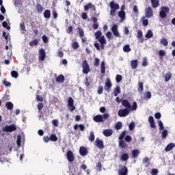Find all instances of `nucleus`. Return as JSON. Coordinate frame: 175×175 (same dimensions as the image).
<instances>
[{"label": "nucleus", "instance_id": "9d476101", "mask_svg": "<svg viewBox=\"0 0 175 175\" xmlns=\"http://www.w3.org/2000/svg\"><path fill=\"white\" fill-rule=\"evenodd\" d=\"M66 158L68 162H73L75 161V155L72 150H68L66 153Z\"/></svg>", "mask_w": 175, "mask_h": 175}, {"label": "nucleus", "instance_id": "3c124183", "mask_svg": "<svg viewBox=\"0 0 175 175\" xmlns=\"http://www.w3.org/2000/svg\"><path fill=\"white\" fill-rule=\"evenodd\" d=\"M144 18H146L145 16L142 17V24L144 27H147V25H148V19Z\"/></svg>", "mask_w": 175, "mask_h": 175}, {"label": "nucleus", "instance_id": "774afa93", "mask_svg": "<svg viewBox=\"0 0 175 175\" xmlns=\"http://www.w3.org/2000/svg\"><path fill=\"white\" fill-rule=\"evenodd\" d=\"M158 170L157 169H152L151 171L152 175H158Z\"/></svg>", "mask_w": 175, "mask_h": 175}, {"label": "nucleus", "instance_id": "f03ea898", "mask_svg": "<svg viewBox=\"0 0 175 175\" xmlns=\"http://www.w3.org/2000/svg\"><path fill=\"white\" fill-rule=\"evenodd\" d=\"M109 6L111 8L110 15L114 16L116 10L120 9V5L118 3H114V1H111Z\"/></svg>", "mask_w": 175, "mask_h": 175}, {"label": "nucleus", "instance_id": "423d86ee", "mask_svg": "<svg viewBox=\"0 0 175 175\" xmlns=\"http://www.w3.org/2000/svg\"><path fill=\"white\" fill-rule=\"evenodd\" d=\"M77 31L79 35V37L81 39L82 43H85L87 42V38H84V30L81 29V27H77Z\"/></svg>", "mask_w": 175, "mask_h": 175}, {"label": "nucleus", "instance_id": "58836bf2", "mask_svg": "<svg viewBox=\"0 0 175 175\" xmlns=\"http://www.w3.org/2000/svg\"><path fill=\"white\" fill-rule=\"evenodd\" d=\"M145 36L148 39H151V38H152V36H154V34L152 33V31L151 30H148Z\"/></svg>", "mask_w": 175, "mask_h": 175}, {"label": "nucleus", "instance_id": "a211bd4d", "mask_svg": "<svg viewBox=\"0 0 175 175\" xmlns=\"http://www.w3.org/2000/svg\"><path fill=\"white\" fill-rule=\"evenodd\" d=\"M93 120L95 122H103L105 121L102 115H96L93 118Z\"/></svg>", "mask_w": 175, "mask_h": 175}, {"label": "nucleus", "instance_id": "f257e3e1", "mask_svg": "<svg viewBox=\"0 0 175 175\" xmlns=\"http://www.w3.org/2000/svg\"><path fill=\"white\" fill-rule=\"evenodd\" d=\"M122 106H124V107H126V109H128L130 110H137V103H136L135 101L133 102V105H131V103H129V101H128V100H122Z\"/></svg>", "mask_w": 175, "mask_h": 175}, {"label": "nucleus", "instance_id": "6e6d98bb", "mask_svg": "<svg viewBox=\"0 0 175 175\" xmlns=\"http://www.w3.org/2000/svg\"><path fill=\"white\" fill-rule=\"evenodd\" d=\"M37 107H38V109L39 112L40 113V111H42V109L43 107H44V105L43 104V103H39L38 104Z\"/></svg>", "mask_w": 175, "mask_h": 175}, {"label": "nucleus", "instance_id": "37998d69", "mask_svg": "<svg viewBox=\"0 0 175 175\" xmlns=\"http://www.w3.org/2000/svg\"><path fill=\"white\" fill-rule=\"evenodd\" d=\"M159 55H160L161 59H163V57H165V55H166V51H165L164 50L159 51Z\"/></svg>", "mask_w": 175, "mask_h": 175}, {"label": "nucleus", "instance_id": "9b49d317", "mask_svg": "<svg viewBox=\"0 0 175 175\" xmlns=\"http://www.w3.org/2000/svg\"><path fill=\"white\" fill-rule=\"evenodd\" d=\"M39 59L40 61H44L46 59V51L43 48L40 49L39 51Z\"/></svg>", "mask_w": 175, "mask_h": 175}, {"label": "nucleus", "instance_id": "de8ad7c7", "mask_svg": "<svg viewBox=\"0 0 175 175\" xmlns=\"http://www.w3.org/2000/svg\"><path fill=\"white\" fill-rule=\"evenodd\" d=\"M11 76L12 77H14V79H17L18 77V72L16 70H12L11 72Z\"/></svg>", "mask_w": 175, "mask_h": 175}, {"label": "nucleus", "instance_id": "412c9836", "mask_svg": "<svg viewBox=\"0 0 175 175\" xmlns=\"http://www.w3.org/2000/svg\"><path fill=\"white\" fill-rule=\"evenodd\" d=\"M104 136L109 137V136H111L113 135V130L111 129H105L103 132Z\"/></svg>", "mask_w": 175, "mask_h": 175}, {"label": "nucleus", "instance_id": "7c9ffc66", "mask_svg": "<svg viewBox=\"0 0 175 175\" xmlns=\"http://www.w3.org/2000/svg\"><path fill=\"white\" fill-rule=\"evenodd\" d=\"M5 107H7L8 110H13L14 105L12 102L5 103Z\"/></svg>", "mask_w": 175, "mask_h": 175}, {"label": "nucleus", "instance_id": "c756f323", "mask_svg": "<svg viewBox=\"0 0 175 175\" xmlns=\"http://www.w3.org/2000/svg\"><path fill=\"white\" fill-rule=\"evenodd\" d=\"M150 1H151L152 6L154 9L158 8V6H159V0H150Z\"/></svg>", "mask_w": 175, "mask_h": 175}, {"label": "nucleus", "instance_id": "ea45409f", "mask_svg": "<svg viewBox=\"0 0 175 175\" xmlns=\"http://www.w3.org/2000/svg\"><path fill=\"white\" fill-rule=\"evenodd\" d=\"M95 37H96V39L98 40L99 39H100L102 38V31H97L96 33H95Z\"/></svg>", "mask_w": 175, "mask_h": 175}, {"label": "nucleus", "instance_id": "052dcab7", "mask_svg": "<svg viewBox=\"0 0 175 175\" xmlns=\"http://www.w3.org/2000/svg\"><path fill=\"white\" fill-rule=\"evenodd\" d=\"M121 80H122V76L117 75L116 77V83H120Z\"/></svg>", "mask_w": 175, "mask_h": 175}, {"label": "nucleus", "instance_id": "603ef678", "mask_svg": "<svg viewBox=\"0 0 175 175\" xmlns=\"http://www.w3.org/2000/svg\"><path fill=\"white\" fill-rule=\"evenodd\" d=\"M144 99H151V92H146L144 94Z\"/></svg>", "mask_w": 175, "mask_h": 175}, {"label": "nucleus", "instance_id": "39448f33", "mask_svg": "<svg viewBox=\"0 0 175 175\" xmlns=\"http://www.w3.org/2000/svg\"><path fill=\"white\" fill-rule=\"evenodd\" d=\"M14 131H17V127L16 126V125L14 124H11L10 126H5L3 129V132H14Z\"/></svg>", "mask_w": 175, "mask_h": 175}, {"label": "nucleus", "instance_id": "393cba45", "mask_svg": "<svg viewBox=\"0 0 175 175\" xmlns=\"http://www.w3.org/2000/svg\"><path fill=\"white\" fill-rule=\"evenodd\" d=\"M119 147H120V148H126L128 145H126V142H124V139H120Z\"/></svg>", "mask_w": 175, "mask_h": 175}, {"label": "nucleus", "instance_id": "680f3d73", "mask_svg": "<svg viewBox=\"0 0 175 175\" xmlns=\"http://www.w3.org/2000/svg\"><path fill=\"white\" fill-rule=\"evenodd\" d=\"M2 25L3 28H6L8 31L10 29V26H8V22L3 21L2 23Z\"/></svg>", "mask_w": 175, "mask_h": 175}, {"label": "nucleus", "instance_id": "f3484780", "mask_svg": "<svg viewBox=\"0 0 175 175\" xmlns=\"http://www.w3.org/2000/svg\"><path fill=\"white\" fill-rule=\"evenodd\" d=\"M148 122L150 123V128H152L153 129H155V128H157V126L155 125V121L154 120L153 116H149Z\"/></svg>", "mask_w": 175, "mask_h": 175}, {"label": "nucleus", "instance_id": "13d9d810", "mask_svg": "<svg viewBox=\"0 0 175 175\" xmlns=\"http://www.w3.org/2000/svg\"><path fill=\"white\" fill-rule=\"evenodd\" d=\"M0 162L4 163V162H8V159L5 156L0 155Z\"/></svg>", "mask_w": 175, "mask_h": 175}, {"label": "nucleus", "instance_id": "bf43d9fd", "mask_svg": "<svg viewBox=\"0 0 175 175\" xmlns=\"http://www.w3.org/2000/svg\"><path fill=\"white\" fill-rule=\"evenodd\" d=\"M72 47L74 50L79 49V43L77 42H74L72 44Z\"/></svg>", "mask_w": 175, "mask_h": 175}, {"label": "nucleus", "instance_id": "4d7b16f0", "mask_svg": "<svg viewBox=\"0 0 175 175\" xmlns=\"http://www.w3.org/2000/svg\"><path fill=\"white\" fill-rule=\"evenodd\" d=\"M161 43L163 46H167V44H169V42H167V40L166 38L161 39Z\"/></svg>", "mask_w": 175, "mask_h": 175}, {"label": "nucleus", "instance_id": "864d4df0", "mask_svg": "<svg viewBox=\"0 0 175 175\" xmlns=\"http://www.w3.org/2000/svg\"><path fill=\"white\" fill-rule=\"evenodd\" d=\"M167 130H163L161 134L162 139H166V137H167Z\"/></svg>", "mask_w": 175, "mask_h": 175}, {"label": "nucleus", "instance_id": "dca6fc26", "mask_svg": "<svg viewBox=\"0 0 175 175\" xmlns=\"http://www.w3.org/2000/svg\"><path fill=\"white\" fill-rule=\"evenodd\" d=\"M79 154L82 157H85L88 154V150H87V148L84 146H81L79 148Z\"/></svg>", "mask_w": 175, "mask_h": 175}, {"label": "nucleus", "instance_id": "aec40b11", "mask_svg": "<svg viewBox=\"0 0 175 175\" xmlns=\"http://www.w3.org/2000/svg\"><path fill=\"white\" fill-rule=\"evenodd\" d=\"M80 129L81 132H84L85 130V126L84 124H75L74 126V131H77V129Z\"/></svg>", "mask_w": 175, "mask_h": 175}, {"label": "nucleus", "instance_id": "a19ab883", "mask_svg": "<svg viewBox=\"0 0 175 175\" xmlns=\"http://www.w3.org/2000/svg\"><path fill=\"white\" fill-rule=\"evenodd\" d=\"M118 16L122 20H125V11H120L118 12Z\"/></svg>", "mask_w": 175, "mask_h": 175}, {"label": "nucleus", "instance_id": "6e6552de", "mask_svg": "<svg viewBox=\"0 0 175 175\" xmlns=\"http://www.w3.org/2000/svg\"><path fill=\"white\" fill-rule=\"evenodd\" d=\"M130 112L131 111L128 108H125L124 109H120L118 114L119 117H126Z\"/></svg>", "mask_w": 175, "mask_h": 175}, {"label": "nucleus", "instance_id": "473e14b6", "mask_svg": "<svg viewBox=\"0 0 175 175\" xmlns=\"http://www.w3.org/2000/svg\"><path fill=\"white\" fill-rule=\"evenodd\" d=\"M144 90V86L143 85V81L138 82V92H142Z\"/></svg>", "mask_w": 175, "mask_h": 175}, {"label": "nucleus", "instance_id": "c85d7f7f", "mask_svg": "<svg viewBox=\"0 0 175 175\" xmlns=\"http://www.w3.org/2000/svg\"><path fill=\"white\" fill-rule=\"evenodd\" d=\"M44 18H50L51 17V11L50 10H46L44 12Z\"/></svg>", "mask_w": 175, "mask_h": 175}, {"label": "nucleus", "instance_id": "2eb2a0df", "mask_svg": "<svg viewBox=\"0 0 175 175\" xmlns=\"http://www.w3.org/2000/svg\"><path fill=\"white\" fill-rule=\"evenodd\" d=\"M118 175H128V167L124 165L118 171Z\"/></svg>", "mask_w": 175, "mask_h": 175}, {"label": "nucleus", "instance_id": "5701e85b", "mask_svg": "<svg viewBox=\"0 0 175 175\" xmlns=\"http://www.w3.org/2000/svg\"><path fill=\"white\" fill-rule=\"evenodd\" d=\"M174 147L175 144L174 143H170L165 148V151H166V152L172 151V150L174 148Z\"/></svg>", "mask_w": 175, "mask_h": 175}, {"label": "nucleus", "instance_id": "5fc2aeb1", "mask_svg": "<svg viewBox=\"0 0 175 175\" xmlns=\"http://www.w3.org/2000/svg\"><path fill=\"white\" fill-rule=\"evenodd\" d=\"M126 135V131H124L121 133L119 137V140H124V137Z\"/></svg>", "mask_w": 175, "mask_h": 175}, {"label": "nucleus", "instance_id": "e433bc0d", "mask_svg": "<svg viewBox=\"0 0 175 175\" xmlns=\"http://www.w3.org/2000/svg\"><path fill=\"white\" fill-rule=\"evenodd\" d=\"M50 140L51 142H57L58 141V137L55 134H51L50 136Z\"/></svg>", "mask_w": 175, "mask_h": 175}, {"label": "nucleus", "instance_id": "20e7f679", "mask_svg": "<svg viewBox=\"0 0 175 175\" xmlns=\"http://www.w3.org/2000/svg\"><path fill=\"white\" fill-rule=\"evenodd\" d=\"M170 12V9L168 7H161V10L159 12V16L161 18H165L167 16L166 13H169Z\"/></svg>", "mask_w": 175, "mask_h": 175}, {"label": "nucleus", "instance_id": "338daca9", "mask_svg": "<svg viewBox=\"0 0 175 175\" xmlns=\"http://www.w3.org/2000/svg\"><path fill=\"white\" fill-rule=\"evenodd\" d=\"M97 92L99 95L102 94L103 92V86H99L98 88V90H97Z\"/></svg>", "mask_w": 175, "mask_h": 175}, {"label": "nucleus", "instance_id": "4c0bfd02", "mask_svg": "<svg viewBox=\"0 0 175 175\" xmlns=\"http://www.w3.org/2000/svg\"><path fill=\"white\" fill-rule=\"evenodd\" d=\"M36 8L38 13H42L43 12V6L42 5L38 3Z\"/></svg>", "mask_w": 175, "mask_h": 175}, {"label": "nucleus", "instance_id": "cd10ccee", "mask_svg": "<svg viewBox=\"0 0 175 175\" xmlns=\"http://www.w3.org/2000/svg\"><path fill=\"white\" fill-rule=\"evenodd\" d=\"M100 72L102 75H105L106 73V66L105 65V62H102L100 64Z\"/></svg>", "mask_w": 175, "mask_h": 175}, {"label": "nucleus", "instance_id": "0e129e2a", "mask_svg": "<svg viewBox=\"0 0 175 175\" xmlns=\"http://www.w3.org/2000/svg\"><path fill=\"white\" fill-rule=\"evenodd\" d=\"M106 37L107 39H113V34H111V31H107L106 33Z\"/></svg>", "mask_w": 175, "mask_h": 175}, {"label": "nucleus", "instance_id": "c03bdc74", "mask_svg": "<svg viewBox=\"0 0 175 175\" xmlns=\"http://www.w3.org/2000/svg\"><path fill=\"white\" fill-rule=\"evenodd\" d=\"M98 42H100V44H106V38H105V36H102L100 38L98 39Z\"/></svg>", "mask_w": 175, "mask_h": 175}, {"label": "nucleus", "instance_id": "8fccbe9b", "mask_svg": "<svg viewBox=\"0 0 175 175\" xmlns=\"http://www.w3.org/2000/svg\"><path fill=\"white\" fill-rule=\"evenodd\" d=\"M116 129H117V131H119V129H121V128H122V122H118L115 126Z\"/></svg>", "mask_w": 175, "mask_h": 175}, {"label": "nucleus", "instance_id": "79ce46f5", "mask_svg": "<svg viewBox=\"0 0 175 175\" xmlns=\"http://www.w3.org/2000/svg\"><path fill=\"white\" fill-rule=\"evenodd\" d=\"M89 140L90 142H94V140H95V135L94 134V131H91L90 133Z\"/></svg>", "mask_w": 175, "mask_h": 175}, {"label": "nucleus", "instance_id": "a878e982", "mask_svg": "<svg viewBox=\"0 0 175 175\" xmlns=\"http://www.w3.org/2000/svg\"><path fill=\"white\" fill-rule=\"evenodd\" d=\"M29 44L30 47H33V46H38V44H39V40L34 39V40H31Z\"/></svg>", "mask_w": 175, "mask_h": 175}, {"label": "nucleus", "instance_id": "e2e57ef3", "mask_svg": "<svg viewBox=\"0 0 175 175\" xmlns=\"http://www.w3.org/2000/svg\"><path fill=\"white\" fill-rule=\"evenodd\" d=\"M20 28H21V31H26L25 30V23H24V22H22L20 23Z\"/></svg>", "mask_w": 175, "mask_h": 175}, {"label": "nucleus", "instance_id": "6ab92c4d", "mask_svg": "<svg viewBox=\"0 0 175 175\" xmlns=\"http://www.w3.org/2000/svg\"><path fill=\"white\" fill-rule=\"evenodd\" d=\"M90 9H93L94 12H96V8L94 5L91 3H88V5L84 6V10H88Z\"/></svg>", "mask_w": 175, "mask_h": 175}, {"label": "nucleus", "instance_id": "4be33fe9", "mask_svg": "<svg viewBox=\"0 0 175 175\" xmlns=\"http://www.w3.org/2000/svg\"><path fill=\"white\" fill-rule=\"evenodd\" d=\"M129 159V154L128 153H123L120 157V161L122 162H126Z\"/></svg>", "mask_w": 175, "mask_h": 175}, {"label": "nucleus", "instance_id": "4468645a", "mask_svg": "<svg viewBox=\"0 0 175 175\" xmlns=\"http://www.w3.org/2000/svg\"><path fill=\"white\" fill-rule=\"evenodd\" d=\"M154 16V12H152V8L151 7H148L146 8V17L150 18Z\"/></svg>", "mask_w": 175, "mask_h": 175}, {"label": "nucleus", "instance_id": "c9c22d12", "mask_svg": "<svg viewBox=\"0 0 175 175\" xmlns=\"http://www.w3.org/2000/svg\"><path fill=\"white\" fill-rule=\"evenodd\" d=\"M118 94H121V90L120 89V87H116L113 90V95L114 96H117Z\"/></svg>", "mask_w": 175, "mask_h": 175}, {"label": "nucleus", "instance_id": "69168bd1", "mask_svg": "<svg viewBox=\"0 0 175 175\" xmlns=\"http://www.w3.org/2000/svg\"><path fill=\"white\" fill-rule=\"evenodd\" d=\"M100 61L99 60V58L96 57L95 58V62L94 63V66H99V64H100Z\"/></svg>", "mask_w": 175, "mask_h": 175}, {"label": "nucleus", "instance_id": "1a4fd4ad", "mask_svg": "<svg viewBox=\"0 0 175 175\" xmlns=\"http://www.w3.org/2000/svg\"><path fill=\"white\" fill-rule=\"evenodd\" d=\"M74 103L75 100H73V98H72V97H70L68 100V106L70 111H73V110L76 109V107H75Z\"/></svg>", "mask_w": 175, "mask_h": 175}, {"label": "nucleus", "instance_id": "2f4dec72", "mask_svg": "<svg viewBox=\"0 0 175 175\" xmlns=\"http://www.w3.org/2000/svg\"><path fill=\"white\" fill-rule=\"evenodd\" d=\"M131 154L133 155V158H137V157H139V154H140V150L137 149L133 150Z\"/></svg>", "mask_w": 175, "mask_h": 175}, {"label": "nucleus", "instance_id": "ddd939ff", "mask_svg": "<svg viewBox=\"0 0 175 175\" xmlns=\"http://www.w3.org/2000/svg\"><path fill=\"white\" fill-rule=\"evenodd\" d=\"M96 146L98 147V148H100V150L105 148V145L103 144V141L100 139L99 138H96Z\"/></svg>", "mask_w": 175, "mask_h": 175}, {"label": "nucleus", "instance_id": "f8f14e48", "mask_svg": "<svg viewBox=\"0 0 175 175\" xmlns=\"http://www.w3.org/2000/svg\"><path fill=\"white\" fill-rule=\"evenodd\" d=\"M111 31L114 36L116 38H120V33H118V26L117 25H113L112 26Z\"/></svg>", "mask_w": 175, "mask_h": 175}, {"label": "nucleus", "instance_id": "b1692460", "mask_svg": "<svg viewBox=\"0 0 175 175\" xmlns=\"http://www.w3.org/2000/svg\"><path fill=\"white\" fill-rule=\"evenodd\" d=\"M137 39H139L140 43H143V42H144V38H143V31H142V30H139L137 31Z\"/></svg>", "mask_w": 175, "mask_h": 175}, {"label": "nucleus", "instance_id": "bb28decb", "mask_svg": "<svg viewBox=\"0 0 175 175\" xmlns=\"http://www.w3.org/2000/svg\"><path fill=\"white\" fill-rule=\"evenodd\" d=\"M57 83H64L65 81V77L62 75H59L56 78Z\"/></svg>", "mask_w": 175, "mask_h": 175}, {"label": "nucleus", "instance_id": "a18cd8bd", "mask_svg": "<svg viewBox=\"0 0 175 175\" xmlns=\"http://www.w3.org/2000/svg\"><path fill=\"white\" fill-rule=\"evenodd\" d=\"M96 167L98 172H102V163H100V161H98V163H96Z\"/></svg>", "mask_w": 175, "mask_h": 175}, {"label": "nucleus", "instance_id": "0eeeda50", "mask_svg": "<svg viewBox=\"0 0 175 175\" xmlns=\"http://www.w3.org/2000/svg\"><path fill=\"white\" fill-rule=\"evenodd\" d=\"M111 87H113V83H111V81L110 80V79L107 78L104 90L107 92H109Z\"/></svg>", "mask_w": 175, "mask_h": 175}, {"label": "nucleus", "instance_id": "f704fd0d", "mask_svg": "<svg viewBox=\"0 0 175 175\" xmlns=\"http://www.w3.org/2000/svg\"><path fill=\"white\" fill-rule=\"evenodd\" d=\"M165 81L167 82L172 79V72H167L165 74Z\"/></svg>", "mask_w": 175, "mask_h": 175}, {"label": "nucleus", "instance_id": "7ed1b4c3", "mask_svg": "<svg viewBox=\"0 0 175 175\" xmlns=\"http://www.w3.org/2000/svg\"><path fill=\"white\" fill-rule=\"evenodd\" d=\"M82 68H83V73L85 75H88L90 72V65H88V62L87 60H84L82 62Z\"/></svg>", "mask_w": 175, "mask_h": 175}, {"label": "nucleus", "instance_id": "09e8293b", "mask_svg": "<svg viewBox=\"0 0 175 175\" xmlns=\"http://www.w3.org/2000/svg\"><path fill=\"white\" fill-rule=\"evenodd\" d=\"M131 47L129 46V45L126 44L123 47V51H124V53H129V51H131Z\"/></svg>", "mask_w": 175, "mask_h": 175}, {"label": "nucleus", "instance_id": "72a5a7b5", "mask_svg": "<svg viewBox=\"0 0 175 175\" xmlns=\"http://www.w3.org/2000/svg\"><path fill=\"white\" fill-rule=\"evenodd\" d=\"M131 65L132 69H136V68H137V59L132 60Z\"/></svg>", "mask_w": 175, "mask_h": 175}, {"label": "nucleus", "instance_id": "49530a36", "mask_svg": "<svg viewBox=\"0 0 175 175\" xmlns=\"http://www.w3.org/2000/svg\"><path fill=\"white\" fill-rule=\"evenodd\" d=\"M10 99V96H9V94H5L3 96V98H2V99H1V100H2V102H6V101H8V100H9Z\"/></svg>", "mask_w": 175, "mask_h": 175}]
</instances>
